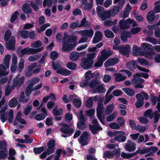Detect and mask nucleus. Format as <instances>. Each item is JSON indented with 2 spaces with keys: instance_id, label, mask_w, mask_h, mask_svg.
<instances>
[{
  "instance_id": "obj_41",
  "label": "nucleus",
  "mask_w": 160,
  "mask_h": 160,
  "mask_svg": "<svg viewBox=\"0 0 160 160\" xmlns=\"http://www.w3.org/2000/svg\"><path fill=\"white\" fill-rule=\"evenodd\" d=\"M109 12L108 10L104 11L103 13L101 14V16L99 17L100 18L102 21H104L110 17Z\"/></svg>"
},
{
  "instance_id": "obj_50",
  "label": "nucleus",
  "mask_w": 160,
  "mask_h": 160,
  "mask_svg": "<svg viewBox=\"0 0 160 160\" xmlns=\"http://www.w3.org/2000/svg\"><path fill=\"white\" fill-rule=\"evenodd\" d=\"M158 98L154 94H151L150 95V100L151 101V103L153 105H155L156 104Z\"/></svg>"
},
{
  "instance_id": "obj_33",
  "label": "nucleus",
  "mask_w": 160,
  "mask_h": 160,
  "mask_svg": "<svg viewBox=\"0 0 160 160\" xmlns=\"http://www.w3.org/2000/svg\"><path fill=\"white\" fill-rule=\"evenodd\" d=\"M105 36L108 38H112L114 37L113 33L109 29H106L104 31Z\"/></svg>"
},
{
  "instance_id": "obj_39",
  "label": "nucleus",
  "mask_w": 160,
  "mask_h": 160,
  "mask_svg": "<svg viewBox=\"0 0 160 160\" xmlns=\"http://www.w3.org/2000/svg\"><path fill=\"white\" fill-rule=\"evenodd\" d=\"M18 101L15 98H12L9 102V106L10 108H14L15 107L17 104Z\"/></svg>"
},
{
  "instance_id": "obj_22",
  "label": "nucleus",
  "mask_w": 160,
  "mask_h": 160,
  "mask_svg": "<svg viewBox=\"0 0 160 160\" xmlns=\"http://www.w3.org/2000/svg\"><path fill=\"white\" fill-rule=\"evenodd\" d=\"M32 48H28V47L25 48L21 50L20 52L18 53L20 57H22L25 54L28 55L32 54Z\"/></svg>"
},
{
  "instance_id": "obj_31",
  "label": "nucleus",
  "mask_w": 160,
  "mask_h": 160,
  "mask_svg": "<svg viewBox=\"0 0 160 160\" xmlns=\"http://www.w3.org/2000/svg\"><path fill=\"white\" fill-rule=\"evenodd\" d=\"M8 156V150L5 148L3 150L0 149V160L4 159Z\"/></svg>"
},
{
  "instance_id": "obj_45",
  "label": "nucleus",
  "mask_w": 160,
  "mask_h": 160,
  "mask_svg": "<svg viewBox=\"0 0 160 160\" xmlns=\"http://www.w3.org/2000/svg\"><path fill=\"white\" fill-rule=\"evenodd\" d=\"M119 133H122V134H123L124 135H125V132L123 131H117L114 132L109 131L108 132V135L110 137H112V136L116 137L117 134H118Z\"/></svg>"
},
{
  "instance_id": "obj_28",
  "label": "nucleus",
  "mask_w": 160,
  "mask_h": 160,
  "mask_svg": "<svg viewBox=\"0 0 160 160\" xmlns=\"http://www.w3.org/2000/svg\"><path fill=\"white\" fill-rule=\"evenodd\" d=\"M147 18L148 21L150 22L153 21L155 18L154 12L152 11L148 12L147 14Z\"/></svg>"
},
{
  "instance_id": "obj_8",
  "label": "nucleus",
  "mask_w": 160,
  "mask_h": 160,
  "mask_svg": "<svg viewBox=\"0 0 160 160\" xmlns=\"http://www.w3.org/2000/svg\"><path fill=\"white\" fill-rule=\"evenodd\" d=\"M24 79L25 77L24 76L20 78L19 74L17 75L13 80L12 87L13 88H14L16 86L20 87L24 82Z\"/></svg>"
},
{
  "instance_id": "obj_11",
  "label": "nucleus",
  "mask_w": 160,
  "mask_h": 160,
  "mask_svg": "<svg viewBox=\"0 0 160 160\" xmlns=\"http://www.w3.org/2000/svg\"><path fill=\"white\" fill-rule=\"evenodd\" d=\"M61 126L60 131L62 133L68 134H72L73 133V129L72 128H70L69 126L68 125L62 123L61 124Z\"/></svg>"
},
{
  "instance_id": "obj_15",
  "label": "nucleus",
  "mask_w": 160,
  "mask_h": 160,
  "mask_svg": "<svg viewBox=\"0 0 160 160\" xmlns=\"http://www.w3.org/2000/svg\"><path fill=\"white\" fill-rule=\"evenodd\" d=\"M89 128L91 133L94 135L98 133V131H102L103 130L102 127L98 125H92L89 124Z\"/></svg>"
},
{
  "instance_id": "obj_30",
  "label": "nucleus",
  "mask_w": 160,
  "mask_h": 160,
  "mask_svg": "<svg viewBox=\"0 0 160 160\" xmlns=\"http://www.w3.org/2000/svg\"><path fill=\"white\" fill-rule=\"evenodd\" d=\"M114 75L116 82H120L126 79L125 76H122L121 73H116Z\"/></svg>"
},
{
  "instance_id": "obj_20",
  "label": "nucleus",
  "mask_w": 160,
  "mask_h": 160,
  "mask_svg": "<svg viewBox=\"0 0 160 160\" xmlns=\"http://www.w3.org/2000/svg\"><path fill=\"white\" fill-rule=\"evenodd\" d=\"M30 6V4L27 3L24 4L22 8L23 12L26 14L31 13L32 12V10Z\"/></svg>"
},
{
  "instance_id": "obj_23",
  "label": "nucleus",
  "mask_w": 160,
  "mask_h": 160,
  "mask_svg": "<svg viewBox=\"0 0 160 160\" xmlns=\"http://www.w3.org/2000/svg\"><path fill=\"white\" fill-rule=\"evenodd\" d=\"M123 135H124L122 133H119L116 137H114V139L116 141L124 142L127 138L126 136Z\"/></svg>"
},
{
  "instance_id": "obj_32",
  "label": "nucleus",
  "mask_w": 160,
  "mask_h": 160,
  "mask_svg": "<svg viewBox=\"0 0 160 160\" xmlns=\"http://www.w3.org/2000/svg\"><path fill=\"white\" fill-rule=\"evenodd\" d=\"M114 108L113 104H111L108 105L105 110V112L107 115H108L111 113L113 111Z\"/></svg>"
},
{
  "instance_id": "obj_35",
  "label": "nucleus",
  "mask_w": 160,
  "mask_h": 160,
  "mask_svg": "<svg viewBox=\"0 0 160 160\" xmlns=\"http://www.w3.org/2000/svg\"><path fill=\"white\" fill-rule=\"evenodd\" d=\"M11 59V56L9 54L6 55L4 58V62L7 68H9V62Z\"/></svg>"
},
{
  "instance_id": "obj_18",
  "label": "nucleus",
  "mask_w": 160,
  "mask_h": 160,
  "mask_svg": "<svg viewBox=\"0 0 160 160\" xmlns=\"http://www.w3.org/2000/svg\"><path fill=\"white\" fill-rule=\"evenodd\" d=\"M120 10V7L118 5H115L112 9L108 10L109 12L110 17H113L117 14Z\"/></svg>"
},
{
  "instance_id": "obj_5",
  "label": "nucleus",
  "mask_w": 160,
  "mask_h": 160,
  "mask_svg": "<svg viewBox=\"0 0 160 160\" xmlns=\"http://www.w3.org/2000/svg\"><path fill=\"white\" fill-rule=\"evenodd\" d=\"M65 35H64L63 39V45L62 50L63 52H69L70 50H72L76 45V43L72 44L66 41Z\"/></svg>"
},
{
  "instance_id": "obj_54",
  "label": "nucleus",
  "mask_w": 160,
  "mask_h": 160,
  "mask_svg": "<svg viewBox=\"0 0 160 160\" xmlns=\"http://www.w3.org/2000/svg\"><path fill=\"white\" fill-rule=\"evenodd\" d=\"M43 113H39L37 114L35 117L34 118L35 120L40 121L44 119L46 116L44 115Z\"/></svg>"
},
{
  "instance_id": "obj_59",
  "label": "nucleus",
  "mask_w": 160,
  "mask_h": 160,
  "mask_svg": "<svg viewBox=\"0 0 160 160\" xmlns=\"http://www.w3.org/2000/svg\"><path fill=\"white\" fill-rule=\"evenodd\" d=\"M9 118L8 119V122L9 123H12L13 120L14 114L13 110L12 109H11L9 113H8Z\"/></svg>"
},
{
  "instance_id": "obj_63",
  "label": "nucleus",
  "mask_w": 160,
  "mask_h": 160,
  "mask_svg": "<svg viewBox=\"0 0 160 160\" xmlns=\"http://www.w3.org/2000/svg\"><path fill=\"white\" fill-rule=\"evenodd\" d=\"M77 39V37L74 35H72L69 37L66 41L69 43L74 42H76Z\"/></svg>"
},
{
  "instance_id": "obj_61",
  "label": "nucleus",
  "mask_w": 160,
  "mask_h": 160,
  "mask_svg": "<svg viewBox=\"0 0 160 160\" xmlns=\"http://www.w3.org/2000/svg\"><path fill=\"white\" fill-rule=\"evenodd\" d=\"M109 127L112 129H118L120 128L119 125L116 122H112L109 125Z\"/></svg>"
},
{
  "instance_id": "obj_12",
  "label": "nucleus",
  "mask_w": 160,
  "mask_h": 160,
  "mask_svg": "<svg viewBox=\"0 0 160 160\" xmlns=\"http://www.w3.org/2000/svg\"><path fill=\"white\" fill-rule=\"evenodd\" d=\"M55 140L52 139L49 140L47 143L48 148V154H51L54 152L55 151Z\"/></svg>"
},
{
  "instance_id": "obj_62",
  "label": "nucleus",
  "mask_w": 160,
  "mask_h": 160,
  "mask_svg": "<svg viewBox=\"0 0 160 160\" xmlns=\"http://www.w3.org/2000/svg\"><path fill=\"white\" fill-rule=\"evenodd\" d=\"M141 30V28L139 27L132 28L130 30L131 32L133 35L138 33Z\"/></svg>"
},
{
  "instance_id": "obj_36",
  "label": "nucleus",
  "mask_w": 160,
  "mask_h": 160,
  "mask_svg": "<svg viewBox=\"0 0 160 160\" xmlns=\"http://www.w3.org/2000/svg\"><path fill=\"white\" fill-rule=\"evenodd\" d=\"M72 102L74 106L77 108L80 107L82 104L81 100L78 98H74L72 100Z\"/></svg>"
},
{
  "instance_id": "obj_40",
  "label": "nucleus",
  "mask_w": 160,
  "mask_h": 160,
  "mask_svg": "<svg viewBox=\"0 0 160 160\" xmlns=\"http://www.w3.org/2000/svg\"><path fill=\"white\" fill-rule=\"evenodd\" d=\"M66 67L68 69L75 70L77 68V65L75 63L72 62H68L66 64Z\"/></svg>"
},
{
  "instance_id": "obj_6",
  "label": "nucleus",
  "mask_w": 160,
  "mask_h": 160,
  "mask_svg": "<svg viewBox=\"0 0 160 160\" xmlns=\"http://www.w3.org/2000/svg\"><path fill=\"white\" fill-rule=\"evenodd\" d=\"M79 115V121L77 123V128L80 130H83L86 128V126L85 124V118L82 110L80 111Z\"/></svg>"
},
{
  "instance_id": "obj_38",
  "label": "nucleus",
  "mask_w": 160,
  "mask_h": 160,
  "mask_svg": "<svg viewBox=\"0 0 160 160\" xmlns=\"http://www.w3.org/2000/svg\"><path fill=\"white\" fill-rule=\"evenodd\" d=\"M93 98L92 97H90L86 100V106L88 108H92L93 105Z\"/></svg>"
},
{
  "instance_id": "obj_44",
  "label": "nucleus",
  "mask_w": 160,
  "mask_h": 160,
  "mask_svg": "<svg viewBox=\"0 0 160 160\" xmlns=\"http://www.w3.org/2000/svg\"><path fill=\"white\" fill-rule=\"evenodd\" d=\"M12 32L9 29L7 30L4 35V39L6 42L8 41L11 36Z\"/></svg>"
},
{
  "instance_id": "obj_48",
  "label": "nucleus",
  "mask_w": 160,
  "mask_h": 160,
  "mask_svg": "<svg viewBox=\"0 0 160 160\" xmlns=\"http://www.w3.org/2000/svg\"><path fill=\"white\" fill-rule=\"evenodd\" d=\"M96 90L97 91V92L99 93H104L106 91V89L103 86L100 85H99L96 87Z\"/></svg>"
},
{
  "instance_id": "obj_37",
  "label": "nucleus",
  "mask_w": 160,
  "mask_h": 160,
  "mask_svg": "<svg viewBox=\"0 0 160 160\" xmlns=\"http://www.w3.org/2000/svg\"><path fill=\"white\" fill-rule=\"evenodd\" d=\"M84 32V36H86L89 37H92L93 34V30L91 28L89 30H83Z\"/></svg>"
},
{
  "instance_id": "obj_55",
  "label": "nucleus",
  "mask_w": 160,
  "mask_h": 160,
  "mask_svg": "<svg viewBox=\"0 0 160 160\" xmlns=\"http://www.w3.org/2000/svg\"><path fill=\"white\" fill-rule=\"evenodd\" d=\"M81 137L82 138L79 137V138L78 139V141L80 143L81 145L82 146L87 145L88 144V142L87 141L88 139L83 138H82V136Z\"/></svg>"
},
{
  "instance_id": "obj_51",
  "label": "nucleus",
  "mask_w": 160,
  "mask_h": 160,
  "mask_svg": "<svg viewBox=\"0 0 160 160\" xmlns=\"http://www.w3.org/2000/svg\"><path fill=\"white\" fill-rule=\"evenodd\" d=\"M44 148L42 146L39 148H33V152L36 154L41 153L44 150Z\"/></svg>"
},
{
  "instance_id": "obj_26",
  "label": "nucleus",
  "mask_w": 160,
  "mask_h": 160,
  "mask_svg": "<svg viewBox=\"0 0 160 160\" xmlns=\"http://www.w3.org/2000/svg\"><path fill=\"white\" fill-rule=\"evenodd\" d=\"M56 72L58 73L65 76L69 75L71 74V72L69 70L66 69H64L63 68L58 69Z\"/></svg>"
},
{
  "instance_id": "obj_25",
  "label": "nucleus",
  "mask_w": 160,
  "mask_h": 160,
  "mask_svg": "<svg viewBox=\"0 0 160 160\" xmlns=\"http://www.w3.org/2000/svg\"><path fill=\"white\" fill-rule=\"evenodd\" d=\"M122 90L126 94L130 97L132 96L135 94L134 90L131 88H122Z\"/></svg>"
},
{
  "instance_id": "obj_21",
  "label": "nucleus",
  "mask_w": 160,
  "mask_h": 160,
  "mask_svg": "<svg viewBox=\"0 0 160 160\" xmlns=\"http://www.w3.org/2000/svg\"><path fill=\"white\" fill-rule=\"evenodd\" d=\"M132 36L131 33L128 31H124L121 34V39L123 42H125L128 38H130Z\"/></svg>"
},
{
  "instance_id": "obj_43",
  "label": "nucleus",
  "mask_w": 160,
  "mask_h": 160,
  "mask_svg": "<svg viewBox=\"0 0 160 160\" xmlns=\"http://www.w3.org/2000/svg\"><path fill=\"white\" fill-rule=\"evenodd\" d=\"M105 60L102 58L101 57H100L97 62H95L94 64V67H99L102 65L104 61Z\"/></svg>"
},
{
  "instance_id": "obj_1",
  "label": "nucleus",
  "mask_w": 160,
  "mask_h": 160,
  "mask_svg": "<svg viewBox=\"0 0 160 160\" xmlns=\"http://www.w3.org/2000/svg\"><path fill=\"white\" fill-rule=\"evenodd\" d=\"M133 78L131 79L132 84L134 85L135 88H142L144 86L142 83L144 82V80L140 78L139 76L136 75V74L133 75Z\"/></svg>"
},
{
  "instance_id": "obj_46",
  "label": "nucleus",
  "mask_w": 160,
  "mask_h": 160,
  "mask_svg": "<svg viewBox=\"0 0 160 160\" xmlns=\"http://www.w3.org/2000/svg\"><path fill=\"white\" fill-rule=\"evenodd\" d=\"M50 58L52 60H56L58 57V54L56 51H52L50 54Z\"/></svg>"
},
{
  "instance_id": "obj_24",
  "label": "nucleus",
  "mask_w": 160,
  "mask_h": 160,
  "mask_svg": "<svg viewBox=\"0 0 160 160\" xmlns=\"http://www.w3.org/2000/svg\"><path fill=\"white\" fill-rule=\"evenodd\" d=\"M80 56L79 53L77 51L71 52L69 55L70 59L72 61H76Z\"/></svg>"
},
{
  "instance_id": "obj_9",
  "label": "nucleus",
  "mask_w": 160,
  "mask_h": 160,
  "mask_svg": "<svg viewBox=\"0 0 160 160\" xmlns=\"http://www.w3.org/2000/svg\"><path fill=\"white\" fill-rule=\"evenodd\" d=\"M135 97L137 100L135 103L136 107L137 108H140L143 106L144 103V97L140 93L137 94Z\"/></svg>"
},
{
  "instance_id": "obj_47",
  "label": "nucleus",
  "mask_w": 160,
  "mask_h": 160,
  "mask_svg": "<svg viewBox=\"0 0 160 160\" xmlns=\"http://www.w3.org/2000/svg\"><path fill=\"white\" fill-rule=\"evenodd\" d=\"M95 54L96 53L95 52L88 54H87L86 56L87 57L86 58L88 60L92 62L93 63L94 62L93 59L95 57Z\"/></svg>"
},
{
  "instance_id": "obj_53",
  "label": "nucleus",
  "mask_w": 160,
  "mask_h": 160,
  "mask_svg": "<svg viewBox=\"0 0 160 160\" xmlns=\"http://www.w3.org/2000/svg\"><path fill=\"white\" fill-rule=\"evenodd\" d=\"M89 25V22L88 21L86 20V18H84L81 21L80 24H79L80 28L82 27H86Z\"/></svg>"
},
{
  "instance_id": "obj_34",
  "label": "nucleus",
  "mask_w": 160,
  "mask_h": 160,
  "mask_svg": "<svg viewBox=\"0 0 160 160\" xmlns=\"http://www.w3.org/2000/svg\"><path fill=\"white\" fill-rule=\"evenodd\" d=\"M103 106L101 100L98 101V106L96 109L97 114L102 113V110Z\"/></svg>"
},
{
  "instance_id": "obj_19",
  "label": "nucleus",
  "mask_w": 160,
  "mask_h": 160,
  "mask_svg": "<svg viewBox=\"0 0 160 160\" xmlns=\"http://www.w3.org/2000/svg\"><path fill=\"white\" fill-rule=\"evenodd\" d=\"M101 57L105 60H106L109 56L112 54L113 52L111 50L107 51L106 49H104L100 51Z\"/></svg>"
},
{
  "instance_id": "obj_27",
  "label": "nucleus",
  "mask_w": 160,
  "mask_h": 160,
  "mask_svg": "<svg viewBox=\"0 0 160 160\" xmlns=\"http://www.w3.org/2000/svg\"><path fill=\"white\" fill-rule=\"evenodd\" d=\"M100 83V82L99 80L95 79L91 80L90 82H88V86L91 88H93L97 87V85Z\"/></svg>"
},
{
  "instance_id": "obj_58",
  "label": "nucleus",
  "mask_w": 160,
  "mask_h": 160,
  "mask_svg": "<svg viewBox=\"0 0 160 160\" xmlns=\"http://www.w3.org/2000/svg\"><path fill=\"white\" fill-rule=\"evenodd\" d=\"M146 40L153 45H156L157 43V41L156 39L150 37H147L146 38Z\"/></svg>"
},
{
  "instance_id": "obj_3",
  "label": "nucleus",
  "mask_w": 160,
  "mask_h": 160,
  "mask_svg": "<svg viewBox=\"0 0 160 160\" xmlns=\"http://www.w3.org/2000/svg\"><path fill=\"white\" fill-rule=\"evenodd\" d=\"M120 155V151L119 149H115L113 150L112 152L110 151H105L103 154V158H106L108 159L113 158L114 156H115L116 158H119Z\"/></svg>"
},
{
  "instance_id": "obj_2",
  "label": "nucleus",
  "mask_w": 160,
  "mask_h": 160,
  "mask_svg": "<svg viewBox=\"0 0 160 160\" xmlns=\"http://www.w3.org/2000/svg\"><path fill=\"white\" fill-rule=\"evenodd\" d=\"M152 46L147 43H144L142 44V48L143 50L144 55L146 57H149L152 55L154 51L152 48Z\"/></svg>"
},
{
  "instance_id": "obj_64",
  "label": "nucleus",
  "mask_w": 160,
  "mask_h": 160,
  "mask_svg": "<svg viewBox=\"0 0 160 160\" xmlns=\"http://www.w3.org/2000/svg\"><path fill=\"white\" fill-rule=\"evenodd\" d=\"M42 45V42L38 40L33 42L31 44V46L33 48H39Z\"/></svg>"
},
{
  "instance_id": "obj_29",
  "label": "nucleus",
  "mask_w": 160,
  "mask_h": 160,
  "mask_svg": "<svg viewBox=\"0 0 160 160\" xmlns=\"http://www.w3.org/2000/svg\"><path fill=\"white\" fill-rule=\"evenodd\" d=\"M135 145V144L134 143H133L132 144H127L125 145V148L128 151H134L136 149Z\"/></svg>"
},
{
  "instance_id": "obj_13",
  "label": "nucleus",
  "mask_w": 160,
  "mask_h": 160,
  "mask_svg": "<svg viewBox=\"0 0 160 160\" xmlns=\"http://www.w3.org/2000/svg\"><path fill=\"white\" fill-rule=\"evenodd\" d=\"M16 40L15 37L12 36L8 42L6 43V48L8 50L13 51L15 48Z\"/></svg>"
},
{
  "instance_id": "obj_42",
  "label": "nucleus",
  "mask_w": 160,
  "mask_h": 160,
  "mask_svg": "<svg viewBox=\"0 0 160 160\" xmlns=\"http://www.w3.org/2000/svg\"><path fill=\"white\" fill-rule=\"evenodd\" d=\"M21 37L24 39H27L28 37V30H20L19 31Z\"/></svg>"
},
{
  "instance_id": "obj_60",
  "label": "nucleus",
  "mask_w": 160,
  "mask_h": 160,
  "mask_svg": "<svg viewBox=\"0 0 160 160\" xmlns=\"http://www.w3.org/2000/svg\"><path fill=\"white\" fill-rule=\"evenodd\" d=\"M25 96L24 92H22L20 97L19 101L21 102L25 103L27 102L29 100V98H26L24 99Z\"/></svg>"
},
{
  "instance_id": "obj_4",
  "label": "nucleus",
  "mask_w": 160,
  "mask_h": 160,
  "mask_svg": "<svg viewBox=\"0 0 160 160\" xmlns=\"http://www.w3.org/2000/svg\"><path fill=\"white\" fill-rule=\"evenodd\" d=\"M85 79L81 82L80 86L82 88H84L88 86V82L91 78H93L95 76L94 73H92L91 71H89L85 74Z\"/></svg>"
},
{
  "instance_id": "obj_10",
  "label": "nucleus",
  "mask_w": 160,
  "mask_h": 160,
  "mask_svg": "<svg viewBox=\"0 0 160 160\" xmlns=\"http://www.w3.org/2000/svg\"><path fill=\"white\" fill-rule=\"evenodd\" d=\"M119 53L123 56H126L127 57H129V52L130 46L129 44H126V45H121Z\"/></svg>"
},
{
  "instance_id": "obj_14",
  "label": "nucleus",
  "mask_w": 160,
  "mask_h": 160,
  "mask_svg": "<svg viewBox=\"0 0 160 160\" xmlns=\"http://www.w3.org/2000/svg\"><path fill=\"white\" fill-rule=\"evenodd\" d=\"M138 61L132 60L127 63L126 67L128 69L131 71H133L132 70V68L134 69L138 68V69L139 70L140 68H139V67H140L138 66Z\"/></svg>"
},
{
  "instance_id": "obj_49",
  "label": "nucleus",
  "mask_w": 160,
  "mask_h": 160,
  "mask_svg": "<svg viewBox=\"0 0 160 160\" xmlns=\"http://www.w3.org/2000/svg\"><path fill=\"white\" fill-rule=\"evenodd\" d=\"M137 61L141 65H148L149 63L146 60L141 58H138Z\"/></svg>"
},
{
  "instance_id": "obj_16",
  "label": "nucleus",
  "mask_w": 160,
  "mask_h": 160,
  "mask_svg": "<svg viewBox=\"0 0 160 160\" xmlns=\"http://www.w3.org/2000/svg\"><path fill=\"white\" fill-rule=\"evenodd\" d=\"M119 61L118 58H109L104 63V66L106 67L113 66L118 63Z\"/></svg>"
},
{
  "instance_id": "obj_17",
  "label": "nucleus",
  "mask_w": 160,
  "mask_h": 160,
  "mask_svg": "<svg viewBox=\"0 0 160 160\" xmlns=\"http://www.w3.org/2000/svg\"><path fill=\"white\" fill-rule=\"evenodd\" d=\"M152 149V151L154 152H156L158 150V148L156 147H151L149 148H147L143 149L140 150V148H138L137 151H138V154H143L148 152H149Z\"/></svg>"
},
{
  "instance_id": "obj_7",
  "label": "nucleus",
  "mask_w": 160,
  "mask_h": 160,
  "mask_svg": "<svg viewBox=\"0 0 160 160\" xmlns=\"http://www.w3.org/2000/svg\"><path fill=\"white\" fill-rule=\"evenodd\" d=\"M93 63L88 60L86 58H83L81 59L80 66L84 69H88L92 66Z\"/></svg>"
},
{
  "instance_id": "obj_57",
  "label": "nucleus",
  "mask_w": 160,
  "mask_h": 160,
  "mask_svg": "<svg viewBox=\"0 0 160 160\" xmlns=\"http://www.w3.org/2000/svg\"><path fill=\"white\" fill-rule=\"evenodd\" d=\"M104 8L100 6H98L96 8V11L98 16L99 17L101 14L104 11Z\"/></svg>"
},
{
  "instance_id": "obj_52",
  "label": "nucleus",
  "mask_w": 160,
  "mask_h": 160,
  "mask_svg": "<svg viewBox=\"0 0 160 160\" xmlns=\"http://www.w3.org/2000/svg\"><path fill=\"white\" fill-rule=\"evenodd\" d=\"M19 15L18 11H15L12 15L11 19L10 22H13L18 18V16Z\"/></svg>"
},
{
  "instance_id": "obj_56",
  "label": "nucleus",
  "mask_w": 160,
  "mask_h": 160,
  "mask_svg": "<svg viewBox=\"0 0 160 160\" xmlns=\"http://www.w3.org/2000/svg\"><path fill=\"white\" fill-rule=\"evenodd\" d=\"M117 122L120 127H122L125 125V120L124 118L122 117H119L117 119Z\"/></svg>"
}]
</instances>
